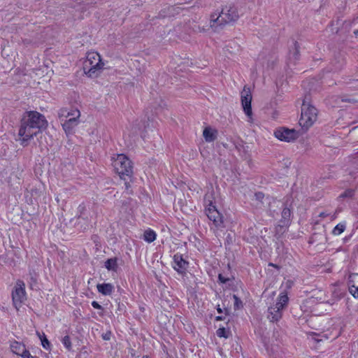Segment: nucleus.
I'll return each mask as SVG.
<instances>
[{
	"instance_id": "1",
	"label": "nucleus",
	"mask_w": 358,
	"mask_h": 358,
	"mask_svg": "<svg viewBox=\"0 0 358 358\" xmlns=\"http://www.w3.org/2000/svg\"><path fill=\"white\" fill-rule=\"evenodd\" d=\"M238 8L234 5H227L222 9L220 13L212 14L210 19L209 25L199 26V32H206L210 28H214L215 25H222L236 21L239 18Z\"/></svg>"
},
{
	"instance_id": "2",
	"label": "nucleus",
	"mask_w": 358,
	"mask_h": 358,
	"mask_svg": "<svg viewBox=\"0 0 358 358\" xmlns=\"http://www.w3.org/2000/svg\"><path fill=\"white\" fill-rule=\"evenodd\" d=\"M341 298V294L334 290L331 299H327L326 293L322 290L317 291L314 295L306 299L301 308L304 313L317 312L316 306L320 304H328L332 306Z\"/></svg>"
},
{
	"instance_id": "3",
	"label": "nucleus",
	"mask_w": 358,
	"mask_h": 358,
	"mask_svg": "<svg viewBox=\"0 0 358 358\" xmlns=\"http://www.w3.org/2000/svg\"><path fill=\"white\" fill-rule=\"evenodd\" d=\"M105 63L102 61L99 52L90 51L87 52L83 62V71L90 78H96L103 69Z\"/></svg>"
},
{
	"instance_id": "4",
	"label": "nucleus",
	"mask_w": 358,
	"mask_h": 358,
	"mask_svg": "<svg viewBox=\"0 0 358 358\" xmlns=\"http://www.w3.org/2000/svg\"><path fill=\"white\" fill-rule=\"evenodd\" d=\"M112 164L120 178L125 180L133 174V166L131 160L124 154H117L112 157Z\"/></svg>"
},
{
	"instance_id": "5",
	"label": "nucleus",
	"mask_w": 358,
	"mask_h": 358,
	"mask_svg": "<svg viewBox=\"0 0 358 358\" xmlns=\"http://www.w3.org/2000/svg\"><path fill=\"white\" fill-rule=\"evenodd\" d=\"M318 111L317 108L309 103L303 102L301 107V114L299 124L304 130L311 127L317 119Z\"/></svg>"
},
{
	"instance_id": "6",
	"label": "nucleus",
	"mask_w": 358,
	"mask_h": 358,
	"mask_svg": "<svg viewBox=\"0 0 358 358\" xmlns=\"http://www.w3.org/2000/svg\"><path fill=\"white\" fill-rule=\"evenodd\" d=\"M22 120L36 130L38 133L45 130L48 126V122L45 116L37 111L27 112L24 114Z\"/></svg>"
},
{
	"instance_id": "7",
	"label": "nucleus",
	"mask_w": 358,
	"mask_h": 358,
	"mask_svg": "<svg viewBox=\"0 0 358 358\" xmlns=\"http://www.w3.org/2000/svg\"><path fill=\"white\" fill-rule=\"evenodd\" d=\"M288 296L285 292H281L277 298L276 302L268 308V318L271 322L278 321L282 317V310L288 303Z\"/></svg>"
},
{
	"instance_id": "8",
	"label": "nucleus",
	"mask_w": 358,
	"mask_h": 358,
	"mask_svg": "<svg viewBox=\"0 0 358 358\" xmlns=\"http://www.w3.org/2000/svg\"><path fill=\"white\" fill-rule=\"evenodd\" d=\"M38 134L39 133L36 130L22 120L17 140L22 145L26 146L29 144L30 140H31Z\"/></svg>"
},
{
	"instance_id": "9",
	"label": "nucleus",
	"mask_w": 358,
	"mask_h": 358,
	"mask_svg": "<svg viewBox=\"0 0 358 358\" xmlns=\"http://www.w3.org/2000/svg\"><path fill=\"white\" fill-rule=\"evenodd\" d=\"M13 306L19 310L26 300L25 285L22 281H17L12 292Z\"/></svg>"
},
{
	"instance_id": "10",
	"label": "nucleus",
	"mask_w": 358,
	"mask_h": 358,
	"mask_svg": "<svg viewBox=\"0 0 358 358\" xmlns=\"http://www.w3.org/2000/svg\"><path fill=\"white\" fill-rule=\"evenodd\" d=\"M252 96L250 88L248 87H244L243 90L241 92V105L245 114L248 117V121L252 122V111L251 107Z\"/></svg>"
},
{
	"instance_id": "11",
	"label": "nucleus",
	"mask_w": 358,
	"mask_h": 358,
	"mask_svg": "<svg viewBox=\"0 0 358 358\" xmlns=\"http://www.w3.org/2000/svg\"><path fill=\"white\" fill-rule=\"evenodd\" d=\"M205 205L208 217L213 222L216 227H219L222 223V217L208 195L205 197Z\"/></svg>"
},
{
	"instance_id": "12",
	"label": "nucleus",
	"mask_w": 358,
	"mask_h": 358,
	"mask_svg": "<svg viewBox=\"0 0 358 358\" xmlns=\"http://www.w3.org/2000/svg\"><path fill=\"white\" fill-rule=\"evenodd\" d=\"M274 136L280 141L291 142L298 138V133L294 129L280 128L275 131Z\"/></svg>"
},
{
	"instance_id": "13",
	"label": "nucleus",
	"mask_w": 358,
	"mask_h": 358,
	"mask_svg": "<svg viewBox=\"0 0 358 358\" xmlns=\"http://www.w3.org/2000/svg\"><path fill=\"white\" fill-rule=\"evenodd\" d=\"M80 111L75 107L62 108L58 111V117L60 120H67L73 117H80Z\"/></svg>"
},
{
	"instance_id": "14",
	"label": "nucleus",
	"mask_w": 358,
	"mask_h": 358,
	"mask_svg": "<svg viewBox=\"0 0 358 358\" xmlns=\"http://www.w3.org/2000/svg\"><path fill=\"white\" fill-rule=\"evenodd\" d=\"M173 267L177 272L183 274L188 267V263L182 258L181 255L176 254L173 256Z\"/></svg>"
},
{
	"instance_id": "15",
	"label": "nucleus",
	"mask_w": 358,
	"mask_h": 358,
	"mask_svg": "<svg viewBox=\"0 0 358 358\" xmlns=\"http://www.w3.org/2000/svg\"><path fill=\"white\" fill-rule=\"evenodd\" d=\"M349 292L355 298H358V273L349 276Z\"/></svg>"
},
{
	"instance_id": "16",
	"label": "nucleus",
	"mask_w": 358,
	"mask_h": 358,
	"mask_svg": "<svg viewBox=\"0 0 358 358\" xmlns=\"http://www.w3.org/2000/svg\"><path fill=\"white\" fill-rule=\"evenodd\" d=\"M203 136L206 142H213L217 138V131L210 127H206L203 129Z\"/></svg>"
},
{
	"instance_id": "17",
	"label": "nucleus",
	"mask_w": 358,
	"mask_h": 358,
	"mask_svg": "<svg viewBox=\"0 0 358 358\" xmlns=\"http://www.w3.org/2000/svg\"><path fill=\"white\" fill-rule=\"evenodd\" d=\"M97 290L104 296L110 295L114 290V286L111 283H102L96 285Z\"/></svg>"
},
{
	"instance_id": "18",
	"label": "nucleus",
	"mask_w": 358,
	"mask_h": 358,
	"mask_svg": "<svg viewBox=\"0 0 358 358\" xmlns=\"http://www.w3.org/2000/svg\"><path fill=\"white\" fill-rule=\"evenodd\" d=\"M10 348L13 353L20 357H22L28 351L23 344L17 341L12 343Z\"/></svg>"
},
{
	"instance_id": "19",
	"label": "nucleus",
	"mask_w": 358,
	"mask_h": 358,
	"mask_svg": "<svg viewBox=\"0 0 358 358\" xmlns=\"http://www.w3.org/2000/svg\"><path fill=\"white\" fill-rule=\"evenodd\" d=\"M105 267L108 271H117V260L116 258H110L105 262Z\"/></svg>"
},
{
	"instance_id": "20",
	"label": "nucleus",
	"mask_w": 358,
	"mask_h": 358,
	"mask_svg": "<svg viewBox=\"0 0 358 358\" xmlns=\"http://www.w3.org/2000/svg\"><path fill=\"white\" fill-rule=\"evenodd\" d=\"M62 122V126L66 134H71L73 129L78 126L72 122H70L66 120H60Z\"/></svg>"
},
{
	"instance_id": "21",
	"label": "nucleus",
	"mask_w": 358,
	"mask_h": 358,
	"mask_svg": "<svg viewBox=\"0 0 358 358\" xmlns=\"http://www.w3.org/2000/svg\"><path fill=\"white\" fill-rule=\"evenodd\" d=\"M157 238L156 233L152 229L145 230L143 234V239L148 243H152L155 241Z\"/></svg>"
},
{
	"instance_id": "22",
	"label": "nucleus",
	"mask_w": 358,
	"mask_h": 358,
	"mask_svg": "<svg viewBox=\"0 0 358 358\" xmlns=\"http://www.w3.org/2000/svg\"><path fill=\"white\" fill-rule=\"evenodd\" d=\"M217 336L220 338H227L230 336V331L224 327L219 328L217 330Z\"/></svg>"
},
{
	"instance_id": "23",
	"label": "nucleus",
	"mask_w": 358,
	"mask_h": 358,
	"mask_svg": "<svg viewBox=\"0 0 358 358\" xmlns=\"http://www.w3.org/2000/svg\"><path fill=\"white\" fill-rule=\"evenodd\" d=\"M345 229V226L344 224H338L333 229L332 233L335 236L341 235Z\"/></svg>"
},
{
	"instance_id": "24",
	"label": "nucleus",
	"mask_w": 358,
	"mask_h": 358,
	"mask_svg": "<svg viewBox=\"0 0 358 358\" xmlns=\"http://www.w3.org/2000/svg\"><path fill=\"white\" fill-rule=\"evenodd\" d=\"M354 191L352 189H347L341 193L339 196V199H348L353 196Z\"/></svg>"
},
{
	"instance_id": "25",
	"label": "nucleus",
	"mask_w": 358,
	"mask_h": 358,
	"mask_svg": "<svg viewBox=\"0 0 358 358\" xmlns=\"http://www.w3.org/2000/svg\"><path fill=\"white\" fill-rule=\"evenodd\" d=\"M62 343L67 350H70L71 349V342L69 336L63 337Z\"/></svg>"
},
{
	"instance_id": "26",
	"label": "nucleus",
	"mask_w": 358,
	"mask_h": 358,
	"mask_svg": "<svg viewBox=\"0 0 358 358\" xmlns=\"http://www.w3.org/2000/svg\"><path fill=\"white\" fill-rule=\"evenodd\" d=\"M41 341V345L43 348L45 350H49L50 348V343L45 336H40Z\"/></svg>"
},
{
	"instance_id": "27",
	"label": "nucleus",
	"mask_w": 358,
	"mask_h": 358,
	"mask_svg": "<svg viewBox=\"0 0 358 358\" xmlns=\"http://www.w3.org/2000/svg\"><path fill=\"white\" fill-rule=\"evenodd\" d=\"M233 298L234 299V307L236 309H239L242 307L241 301L236 296L234 295Z\"/></svg>"
},
{
	"instance_id": "28",
	"label": "nucleus",
	"mask_w": 358,
	"mask_h": 358,
	"mask_svg": "<svg viewBox=\"0 0 358 358\" xmlns=\"http://www.w3.org/2000/svg\"><path fill=\"white\" fill-rule=\"evenodd\" d=\"M80 117H73L72 118L67 119L66 120L72 122L73 124H75L76 125H78L80 123Z\"/></svg>"
},
{
	"instance_id": "29",
	"label": "nucleus",
	"mask_w": 358,
	"mask_h": 358,
	"mask_svg": "<svg viewBox=\"0 0 358 358\" xmlns=\"http://www.w3.org/2000/svg\"><path fill=\"white\" fill-rule=\"evenodd\" d=\"M92 306H93V308H96V309H101V306L99 304L98 302L94 301L92 302Z\"/></svg>"
},
{
	"instance_id": "30",
	"label": "nucleus",
	"mask_w": 358,
	"mask_h": 358,
	"mask_svg": "<svg viewBox=\"0 0 358 358\" xmlns=\"http://www.w3.org/2000/svg\"><path fill=\"white\" fill-rule=\"evenodd\" d=\"M22 358H36L32 356L29 351H27L24 355L22 357Z\"/></svg>"
},
{
	"instance_id": "31",
	"label": "nucleus",
	"mask_w": 358,
	"mask_h": 358,
	"mask_svg": "<svg viewBox=\"0 0 358 358\" xmlns=\"http://www.w3.org/2000/svg\"><path fill=\"white\" fill-rule=\"evenodd\" d=\"M218 278H219L220 281L221 282H222V283H224V282H226L227 281V278H224V277L222 275V274H219Z\"/></svg>"
},
{
	"instance_id": "32",
	"label": "nucleus",
	"mask_w": 358,
	"mask_h": 358,
	"mask_svg": "<svg viewBox=\"0 0 358 358\" xmlns=\"http://www.w3.org/2000/svg\"><path fill=\"white\" fill-rule=\"evenodd\" d=\"M282 214L284 216H289V214H290V212H289V209H284L283 211H282Z\"/></svg>"
},
{
	"instance_id": "33",
	"label": "nucleus",
	"mask_w": 358,
	"mask_h": 358,
	"mask_svg": "<svg viewBox=\"0 0 358 358\" xmlns=\"http://www.w3.org/2000/svg\"><path fill=\"white\" fill-rule=\"evenodd\" d=\"M110 333H108V334H106L105 335H103V338L104 340H109L110 339Z\"/></svg>"
},
{
	"instance_id": "34",
	"label": "nucleus",
	"mask_w": 358,
	"mask_h": 358,
	"mask_svg": "<svg viewBox=\"0 0 358 358\" xmlns=\"http://www.w3.org/2000/svg\"><path fill=\"white\" fill-rule=\"evenodd\" d=\"M131 130H134V133H136V134H137V133H138V132H137V131H136V128H134V126H131Z\"/></svg>"
},
{
	"instance_id": "35",
	"label": "nucleus",
	"mask_w": 358,
	"mask_h": 358,
	"mask_svg": "<svg viewBox=\"0 0 358 358\" xmlns=\"http://www.w3.org/2000/svg\"><path fill=\"white\" fill-rule=\"evenodd\" d=\"M125 186H126V188L128 189L129 187V182H125Z\"/></svg>"
},
{
	"instance_id": "36",
	"label": "nucleus",
	"mask_w": 358,
	"mask_h": 358,
	"mask_svg": "<svg viewBox=\"0 0 358 358\" xmlns=\"http://www.w3.org/2000/svg\"><path fill=\"white\" fill-rule=\"evenodd\" d=\"M217 310L219 313H222V310L220 307H218Z\"/></svg>"
},
{
	"instance_id": "37",
	"label": "nucleus",
	"mask_w": 358,
	"mask_h": 358,
	"mask_svg": "<svg viewBox=\"0 0 358 358\" xmlns=\"http://www.w3.org/2000/svg\"><path fill=\"white\" fill-rule=\"evenodd\" d=\"M354 33H355V35H358V30L355 31Z\"/></svg>"
},
{
	"instance_id": "38",
	"label": "nucleus",
	"mask_w": 358,
	"mask_h": 358,
	"mask_svg": "<svg viewBox=\"0 0 358 358\" xmlns=\"http://www.w3.org/2000/svg\"><path fill=\"white\" fill-rule=\"evenodd\" d=\"M269 266H274V265L273 264H269Z\"/></svg>"
},
{
	"instance_id": "39",
	"label": "nucleus",
	"mask_w": 358,
	"mask_h": 358,
	"mask_svg": "<svg viewBox=\"0 0 358 358\" xmlns=\"http://www.w3.org/2000/svg\"><path fill=\"white\" fill-rule=\"evenodd\" d=\"M143 358H147V357H143Z\"/></svg>"
}]
</instances>
